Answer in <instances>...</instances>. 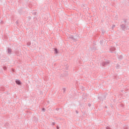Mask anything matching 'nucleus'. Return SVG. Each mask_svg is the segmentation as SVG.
Masks as SVG:
<instances>
[{
	"instance_id": "2",
	"label": "nucleus",
	"mask_w": 129,
	"mask_h": 129,
	"mask_svg": "<svg viewBox=\"0 0 129 129\" xmlns=\"http://www.w3.org/2000/svg\"><path fill=\"white\" fill-rule=\"evenodd\" d=\"M54 52H55V54H58V50H57V49L56 48L54 49Z\"/></svg>"
},
{
	"instance_id": "1",
	"label": "nucleus",
	"mask_w": 129,
	"mask_h": 129,
	"mask_svg": "<svg viewBox=\"0 0 129 129\" xmlns=\"http://www.w3.org/2000/svg\"><path fill=\"white\" fill-rule=\"evenodd\" d=\"M16 83L17 84H18V85H21V81L19 80H17L16 81Z\"/></svg>"
},
{
	"instance_id": "4",
	"label": "nucleus",
	"mask_w": 129,
	"mask_h": 129,
	"mask_svg": "<svg viewBox=\"0 0 129 129\" xmlns=\"http://www.w3.org/2000/svg\"><path fill=\"white\" fill-rule=\"evenodd\" d=\"M106 129H110V128L109 127L107 126V127H106Z\"/></svg>"
},
{
	"instance_id": "3",
	"label": "nucleus",
	"mask_w": 129,
	"mask_h": 129,
	"mask_svg": "<svg viewBox=\"0 0 129 129\" xmlns=\"http://www.w3.org/2000/svg\"><path fill=\"white\" fill-rule=\"evenodd\" d=\"M11 49H8V52H9V53H11Z\"/></svg>"
}]
</instances>
